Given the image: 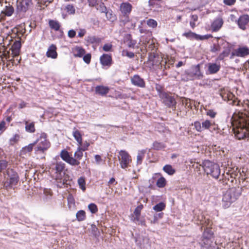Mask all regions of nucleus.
Wrapping results in <instances>:
<instances>
[{
  "instance_id": "44",
  "label": "nucleus",
  "mask_w": 249,
  "mask_h": 249,
  "mask_svg": "<svg viewBox=\"0 0 249 249\" xmlns=\"http://www.w3.org/2000/svg\"><path fill=\"white\" fill-rule=\"evenodd\" d=\"M192 125L194 126L197 132H201L203 131L201 123L200 122L195 121Z\"/></svg>"
},
{
  "instance_id": "64",
  "label": "nucleus",
  "mask_w": 249,
  "mask_h": 249,
  "mask_svg": "<svg viewBox=\"0 0 249 249\" xmlns=\"http://www.w3.org/2000/svg\"><path fill=\"white\" fill-rule=\"evenodd\" d=\"M95 160H96L97 163H99V162L102 160L100 156H99L98 155H96L95 156Z\"/></svg>"
},
{
  "instance_id": "48",
  "label": "nucleus",
  "mask_w": 249,
  "mask_h": 249,
  "mask_svg": "<svg viewBox=\"0 0 249 249\" xmlns=\"http://www.w3.org/2000/svg\"><path fill=\"white\" fill-rule=\"evenodd\" d=\"M182 103L183 105L185 106V107H186L188 108H192L191 103V101L190 99L183 98L182 99Z\"/></svg>"
},
{
  "instance_id": "1",
  "label": "nucleus",
  "mask_w": 249,
  "mask_h": 249,
  "mask_svg": "<svg viewBox=\"0 0 249 249\" xmlns=\"http://www.w3.org/2000/svg\"><path fill=\"white\" fill-rule=\"evenodd\" d=\"M234 133L239 140L249 139V116L245 113H234L231 119Z\"/></svg>"
},
{
  "instance_id": "40",
  "label": "nucleus",
  "mask_w": 249,
  "mask_h": 249,
  "mask_svg": "<svg viewBox=\"0 0 249 249\" xmlns=\"http://www.w3.org/2000/svg\"><path fill=\"white\" fill-rule=\"evenodd\" d=\"M220 95H221V96L222 97V98L224 100H231L233 96V95L232 94V93L231 92H228L227 93H223V92H222L221 93H220Z\"/></svg>"
},
{
  "instance_id": "53",
  "label": "nucleus",
  "mask_w": 249,
  "mask_h": 249,
  "mask_svg": "<svg viewBox=\"0 0 249 249\" xmlns=\"http://www.w3.org/2000/svg\"><path fill=\"white\" fill-rule=\"evenodd\" d=\"M112 45L110 43H106L103 47V50L105 52H110L111 51Z\"/></svg>"
},
{
  "instance_id": "50",
  "label": "nucleus",
  "mask_w": 249,
  "mask_h": 249,
  "mask_svg": "<svg viewBox=\"0 0 249 249\" xmlns=\"http://www.w3.org/2000/svg\"><path fill=\"white\" fill-rule=\"evenodd\" d=\"M143 205L140 204L137 206L134 210V214L135 216H139L141 215L142 210L143 209Z\"/></svg>"
},
{
  "instance_id": "17",
  "label": "nucleus",
  "mask_w": 249,
  "mask_h": 249,
  "mask_svg": "<svg viewBox=\"0 0 249 249\" xmlns=\"http://www.w3.org/2000/svg\"><path fill=\"white\" fill-rule=\"evenodd\" d=\"M249 54V49L246 47H240L232 53L233 55L244 57Z\"/></svg>"
},
{
  "instance_id": "21",
  "label": "nucleus",
  "mask_w": 249,
  "mask_h": 249,
  "mask_svg": "<svg viewBox=\"0 0 249 249\" xmlns=\"http://www.w3.org/2000/svg\"><path fill=\"white\" fill-rule=\"evenodd\" d=\"M132 8V5L128 2H123L120 5V10L122 13L125 15L130 14Z\"/></svg>"
},
{
  "instance_id": "6",
  "label": "nucleus",
  "mask_w": 249,
  "mask_h": 249,
  "mask_svg": "<svg viewBox=\"0 0 249 249\" xmlns=\"http://www.w3.org/2000/svg\"><path fill=\"white\" fill-rule=\"evenodd\" d=\"M35 142L36 144H37L35 149V152L36 155L44 154L50 147V143L47 139V135L44 133H41Z\"/></svg>"
},
{
  "instance_id": "23",
  "label": "nucleus",
  "mask_w": 249,
  "mask_h": 249,
  "mask_svg": "<svg viewBox=\"0 0 249 249\" xmlns=\"http://www.w3.org/2000/svg\"><path fill=\"white\" fill-rule=\"evenodd\" d=\"M109 90L108 87L104 86H98L95 87L96 93L102 96L107 94Z\"/></svg>"
},
{
  "instance_id": "55",
  "label": "nucleus",
  "mask_w": 249,
  "mask_h": 249,
  "mask_svg": "<svg viewBox=\"0 0 249 249\" xmlns=\"http://www.w3.org/2000/svg\"><path fill=\"white\" fill-rule=\"evenodd\" d=\"M91 54L90 53H88L84 56L83 60L87 64H89L91 60Z\"/></svg>"
},
{
  "instance_id": "39",
  "label": "nucleus",
  "mask_w": 249,
  "mask_h": 249,
  "mask_svg": "<svg viewBox=\"0 0 249 249\" xmlns=\"http://www.w3.org/2000/svg\"><path fill=\"white\" fill-rule=\"evenodd\" d=\"M65 10L69 14H74L75 12V9L72 4H68L65 7Z\"/></svg>"
},
{
  "instance_id": "22",
  "label": "nucleus",
  "mask_w": 249,
  "mask_h": 249,
  "mask_svg": "<svg viewBox=\"0 0 249 249\" xmlns=\"http://www.w3.org/2000/svg\"><path fill=\"white\" fill-rule=\"evenodd\" d=\"M46 56L53 59L57 58L56 47L54 45L52 44L50 46L46 53Z\"/></svg>"
},
{
  "instance_id": "8",
  "label": "nucleus",
  "mask_w": 249,
  "mask_h": 249,
  "mask_svg": "<svg viewBox=\"0 0 249 249\" xmlns=\"http://www.w3.org/2000/svg\"><path fill=\"white\" fill-rule=\"evenodd\" d=\"M5 178L6 180L4 182V185L6 187H13L16 186L19 180L18 174L12 169L7 170V177H5Z\"/></svg>"
},
{
  "instance_id": "18",
  "label": "nucleus",
  "mask_w": 249,
  "mask_h": 249,
  "mask_svg": "<svg viewBox=\"0 0 249 249\" xmlns=\"http://www.w3.org/2000/svg\"><path fill=\"white\" fill-rule=\"evenodd\" d=\"M101 64L104 66H110L112 63V58L110 55L104 54L100 57Z\"/></svg>"
},
{
  "instance_id": "42",
  "label": "nucleus",
  "mask_w": 249,
  "mask_h": 249,
  "mask_svg": "<svg viewBox=\"0 0 249 249\" xmlns=\"http://www.w3.org/2000/svg\"><path fill=\"white\" fill-rule=\"evenodd\" d=\"M20 136L18 134H15L12 138L9 140V143L11 145H14L17 143L19 140Z\"/></svg>"
},
{
  "instance_id": "52",
  "label": "nucleus",
  "mask_w": 249,
  "mask_h": 249,
  "mask_svg": "<svg viewBox=\"0 0 249 249\" xmlns=\"http://www.w3.org/2000/svg\"><path fill=\"white\" fill-rule=\"evenodd\" d=\"M153 146L155 149L160 150L164 148V145L162 143L156 142L153 143Z\"/></svg>"
},
{
  "instance_id": "61",
  "label": "nucleus",
  "mask_w": 249,
  "mask_h": 249,
  "mask_svg": "<svg viewBox=\"0 0 249 249\" xmlns=\"http://www.w3.org/2000/svg\"><path fill=\"white\" fill-rule=\"evenodd\" d=\"M40 2V3L44 5L47 6L48 4L52 2L53 0H39Z\"/></svg>"
},
{
  "instance_id": "7",
  "label": "nucleus",
  "mask_w": 249,
  "mask_h": 249,
  "mask_svg": "<svg viewBox=\"0 0 249 249\" xmlns=\"http://www.w3.org/2000/svg\"><path fill=\"white\" fill-rule=\"evenodd\" d=\"M185 74L187 75L186 80H193L195 79H201L204 75L202 72L200 71V65L192 66L189 70L185 71Z\"/></svg>"
},
{
  "instance_id": "12",
  "label": "nucleus",
  "mask_w": 249,
  "mask_h": 249,
  "mask_svg": "<svg viewBox=\"0 0 249 249\" xmlns=\"http://www.w3.org/2000/svg\"><path fill=\"white\" fill-rule=\"evenodd\" d=\"M201 124L203 131L210 129L211 131H213L217 129V125L215 124L214 122L208 119L203 120Z\"/></svg>"
},
{
  "instance_id": "14",
  "label": "nucleus",
  "mask_w": 249,
  "mask_h": 249,
  "mask_svg": "<svg viewBox=\"0 0 249 249\" xmlns=\"http://www.w3.org/2000/svg\"><path fill=\"white\" fill-rule=\"evenodd\" d=\"M160 97L163 100V103L166 106L169 107H172L176 105V102L175 99L168 94L165 93H162L160 94Z\"/></svg>"
},
{
  "instance_id": "20",
  "label": "nucleus",
  "mask_w": 249,
  "mask_h": 249,
  "mask_svg": "<svg viewBox=\"0 0 249 249\" xmlns=\"http://www.w3.org/2000/svg\"><path fill=\"white\" fill-rule=\"evenodd\" d=\"M220 65L215 63L208 64V71L209 74H212L217 73L220 69Z\"/></svg>"
},
{
  "instance_id": "25",
  "label": "nucleus",
  "mask_w": 249,
  "mask_h": 249,
  "mask_svg": "<svg viewBox=\"0 0 249 249\" xmlns=\"http://www.w3.org/2000/svg\"><path fill=\"white\" fill-rule=\"evenodd\" d=\"M72 53L74 56L81 57L85 53V51L81 47L76 46L72 49Z\"/></svg>"
},
{
  "instance_id": "2",
  "label": "nucleus",
  "mask_w": 249,
  "mask_h": 249,
  "mask_svg": "<svg viewBox=\"0 0 249 249\" xmlns=\"http://www.w3.org/2000/svg\"><path fill=\"white\" fill-rule=\"evenodd\" d=\"M196 218L199 222L197 223V224H200L204 227H207L203 233L200 244L204 249H214L215 247L213 246L214 234L211 227L212 225V221L208 218H206L202 214L198 215Z\"/></svg>"
},
{
  "instance_id": "13",
  "label": "nucleus",
  "mask_w": 249,
  "mask_h": 249,
  "mask_svg": "<svg viewBox=\"0 0 249 249\" xmlns=\"http://www.w3.org/2000/svg\"><path fill=\"white\" fill-rule=\"evenodd\" d=\"M32 4V0H18L17 1V8L19 11L25 12Z\"/></svg>"
},
{
  "instance_id": "3",
  "label": "nucleus",
  "mask_w": 249,
  "mask_h": 249,
  "mask_svg": "<svg viewBox=\"0 0 249 249\" xmlns=\"http://www.w3.org/2000/svg\"><path fill=\"white\" fill-rule=\"evenodd\" d=\"M64 168L65 163L62 161L56 162L54 167L51 168L52 178L55 180V184L59 188H63L67 184V180L64 178Z\"/></svg>"
},
{
  "instance_id": "57",
  "label": "nucleus",
  "mask_w": 249,
  "mask_h": 249,
  "mask_svg": "<svg viewBox=\"0 0 249 249\" xmlns=\"http://www.w3.org/2000/svg\"><path fill=\"white\" fill-rule=\"evenodd\" d=\"M236 1V0H224L223 2L225 4L231 6L233 5Z\"/></svg>"
},
{
  "instance_id": "37",
  "label": "nucleus",
  "mask_w": 249,
  "mask_h": 249,
  "mask_svg": "<svg viewBox=\"0 0 249 249\" xmlns=\"http://www.w3.org/2000/svg\"><path fill=\"white\" fill-rule=\"evenodd\" d=\"M49 25L52 29L55 31H58L60 28L59 23L56 21L50 20L49 21Z\"/></svg>"
},
{
  "instance_id": "28",
  "label": "nucleus",
  "mask_w": 249,
  "mask_h": 249,
  "mask_svg": "<svg viewBox=\"0 0 249 249\" xmlns=\"http://www.w3.org/2000/svg\"><path fill=\"white\" fill-rule=\"evenodd\" d=\"M35 145L36 142H34L33 143H30L27 146L23 147L21 150V154H25L27 153L31 152L33 150Z\"/></svg>"
},
{
  "instance_id": "11",
  "label": "nucleus",
  "mask_w": 249,
  "mask_h": 249,
  "mask_svg": "<svg viewBox=\"0 0 249 249\" xmlns=\"http://www.w3.org/2000/svg\"><path fill=\"white\" fill-rule=\"evenodd\" d=\"M183 36L186 37L188 38L192 39H194L197 40H205L211 37H212V35H206L204 36H200L199 35H197L195 33H193L192 32L189 31L188 32L184 33L183 34Z\"/></svg>"
},
{
  "instance_id": "33",
  "label": "nucleus",
  "mask_w": 249,
  "mask_h": 249,
  "mask_svg": "<svg viewBox=\"0 0 249 249\" xmlns=\"http://www.w3.org/2000/svg\"><path fill=\"white\" fill-rule=\"evenodd\" d=\"M145 152V150H142L138 151V155L137 156V164H140L142 163V159L144 156Z\"/></svg>"
},
{
  "instance_id": "26",
  "label": "nucleus",
  "mask_w": 249,
  "mask_h": 249,
  "mask_svg": "<svg viewBox=\"0 0 249 249\" xmlns=\"http://www.w3.org/2000/svg\"><path fill=\"white\" fill-rule=\"evenodd\" d=\"M21 47V43L19 41H17L12 46V51L15 56L18 55Z\"/></svg>"
},
{
  "instance_id": "45",
  "label": "nucleus",
  "mask_w": 249,
  "mask_h": 249,
  "mask_svg": "<svg viewBox=\"0 0 249 249\" xmlns=\"http://www.w3.org/2000/svg\"><path fill=\"white\" fill-rule=\"evenodd\" d=\"M222 49V43L220 45L218 44L217 45H214L211 49V52L213 53H216L220 52Z\"/></svg>"
},
{
  "instance_id": "19",
  "label": "nucleus",
  "mask_w": 249,
  "mask_h": 249,
  "mask_svg": "<svg viewBox=\"0 0 249 249\" xmlns=\"http://www.w3.org/2000/svg\"><path fill=\"white\" fill-rule=\"evenodd\" d=\"M249 22V17L248 15H245L240 17L238 20V24L240 28L245 30Z\"/></svg>"
},
{
  "instance_id": "5",
  "label": "nucleus",
  "mask_w": 249,
  "mask_h": 249,
  "mask_svg": "<svg viewBox=\"0 0 249 249\" xmlns=\"http://www.w3.org/2000/svg\"><path fill=\"white\" fill-rule=\"evenodd\" d=\"M202 168L207 175H211L213 178L217 179L220 175L219 166L210 160H205L202 163Z\"/></svg>"
},
{
  "instance_id": "16",
  "label": "nucleus",
  "mask_w": 249,
  "mask_h": 249,
  "mask_svg": "<svg viewBox=\"0 0 249 249\" xmlns=\"http://www.w3.org/2000/svg\"><path fill=\"white\" fill-rule=\"evenodd\" d=\"M132 83L136 86L144 88L145 87V82L142 78L138 75H134L131 79Z\"/></svg>"
},
{
  "instance_id": "9",
  "label": "nucleus",
  "mask_w": 249,
  "mask_h": 249,
  "mask_svg": "<svg viewBox=\"0 0 249 249\" xmlns=\"http://www.w3.org/2000/svg\"><path fill=\"white\" fill-rule=\"evenodd\" d=\"M118 159L120 166L124 169L127 168L132 162L131 156L125 150H121L119 151Z\"/></svg>"
},
{
  "instance_id": "31",
  "label": "nucleus",
  "mask_w": 249,
  "mask_h": 249,
  "mask_svg": "<svg viewBox=\"0 0 249 249\" xmlns=\"http://www.w3.org/2000/svg\"><path fill=\"white\" fill-rule=\"evenodd\" d=\"M163 170L169 175H173L176 172V170L170 164H166L163 166Z\"/></svg>"
},
{
  "instance_id": "47",
  "label": "nucleus",
  "mask_w": 249,
  "mask_h": 249,
  "mask_svg": "<svg viewBox=\"0 0 249 249\" xmlns=\"http://www.w3.org/2000/svg\"><path fill=\"white\" fill-rule=\"evenodd\" d=\"M89 146V143L87 141H85L83 143L82 142L81 144H78V147H80V149L83 151H86L88 149Z\"/></svg>"
},
{
  "instance_id": "41",
  "label": "nucleus",
  "mask_w": 249,
  "mask_h": 249,
  "mask_svg": "<svg viewBox=\"0 0 249 249\" xmlns=\"http://www.w3.org/2000/svg\"><path fill=\"white\" fill-rule=\"evenodd\" d=\"M78 184L82 191H85L86 190V182L85 178L83 177L80 178L78 179Z\"/></svg>"
},
{
  "instance_id": "56",
  "label": "nucleus",
  "mask_w": 249,
  "mask_h": 249,
  "mask_svg": "<svg viewBox=\"0 0 249 249\" xmlns=\"http://www.w3.org/2000/svg\"><path fill=\"white\" fill-rule=\"evenodd\" d=\"M216 114L217 113L216 112L212 109L208 110L206 112L207 115L210 116L211 118H214L215 117Z\"/></svg>"
},
{
  "instance_id": "59",
  "label": "nucleus",
  "mask_w": 249,
  "mask_h": 249,
  "mask_svg": "<svg viewBox=\"0 0 249 249\" xmlns=\"http://www.w3.org/2000/svg\"><path fill=\"white\" fill-rule=\"evenodd\" d=\"M5 122L2 121L0 123V131L3 132L6 129Z\"/></svg>"
},
{
  "instance_id": "32",
  "label": "nucleus",
  "mask_w": 249,
  "mask_h": 249,
  "mask_svg": "<svg viewBox=\"0 0 249 249\" xmlns=\"http://www.w3.org/2000/svg\"><path fill=\"white\" fill-rule=\"evenodd\" d=\"M14 8L11 6H6L5 9L2 11L1 14L5 16H11L14 13Z\"/></svg>"
},
{
  "instance_id": "38",
  "label": "nucleus",
  "mask_w": 249,
  "mask_h": 249,
  "mask_svg": "<svg viewBox=\"0 0 249 249\" xmlns=\"http://www.w3.org/2000/svg\"><path fill=\"white\" fill-rule=\"evenodd\" d=\"M165 208V204L163 202H160L157 205H156L153 207V210H154L155 211L159 212L162 211Z\"/></svg>"
},
{
  "instance_id": "51",
  "label": "nucleus",
  "mask_w": 249,
  "mask_h": 249,
  "mask_svg": "<svg viewBox=\"0 0 249 249\" xmlns=\"http://www.w3.org/2000/svg\"><path fill=\"white\" fill-rule=\"evenodd\" d=\"M147 24L150 27L155 28L157 26V22L154 19H149L147 21Z\"/></svg>"
},
{
  "instance_id": "27",
  "label": "nucleus",
  "mask_w": 249,
  "mask_h": 249,
  "mask_svg": "<svg viewBox=\"0 0 249 249\" xmlns=\"http://www.w3.org/2000/svg\"><path fill=\"white\" fill-rule=\"evenodd\" d=\"M72 135L74 138L75 140L76 141L78 145L81 144V142L82 141V134H81L80 131L75 128H74L72 132Z\"/></svg>"
},
{
  "instance_id": "30",
  "label": "nucleus",
  "mask_w": 249,
  "mask_h": 249,
  "mask_svg": "<svg viewBox=\"0 0 249 249\" xmlns=\"http://www.w3.org/2000/svg\"><path fill=\"white\" fill-rule=\"evenodd\" d=\"M25 130L27 132L30 133H34L35 131V123L32 122L29 123L28 122L25 121Z\"/></svg>"
},
{
  "instance_id": "4",
  "label": "nucleus",
  "mask_w": 249,
  "mask_h": 249,
  "mask_svg": "<svg viewBox=\"0 0 249 249\" xmlns=\"http://www.w3.org/2000/svg\"><path fill=\"white\" fill-rule=\"evenodd\" d=\"M241 195L239 188L232 187L229 189L224 194L222 200V207L225 208H228L231 204L235 202Z\"/></svg>"
},
{
  "instance_id": "62",
  "label": "nucleus",
  "mask_w": 249,
  "mask_h": 249,
  "mask_svg": "<svg viewBox=\"0 0 249 249\" xmlns=\"http://www.w3.org/2000/svg\"><path fill=\"white\" fill-rule=\"evenodd\" d=\"M86 34V30L85 29H80L78 33V36L80 37H82Z\"/></svg>"
},
{
  "instance_id": "63",
  "label": "nucleus",
  "mask_w": 249,
  "mask_h": 249,
  "mask_svg": "<svg viewBox=\"0 0 249 249\" xmlns=\"http://www.w3.org/2000/svg\"><path fill=\"white\" fill-rule=\"evenodd\" d=\"M194 166L195 168V169H198V171H199V174H200V168L201 167H202V164H198L197 163L196 164V165H194Z\"/></svg>"
},
{
  "instance_id": "58",
  "label": "nucleus",
  "mask_w": 249,
  "mask_h": 249,
  "mask_svg": "<svg viewBox=\"0 0 249 249\" xmlns=\"http://www.w3.org/2000/svg\"><path fill=\"white\" fill-rule=\"evenodd\" d=\"M76 35V32L73 30H70L68 33V36L70 38L74 37Z\"/></svg>"
},
{
  "instance_id": "24",
  "label": "nucleus",
  "mask_w": 249,
  "mask_h": 249,
  "mask_svg": "<svg viewBox=\"0 0 249 249\" xmlns=\"http://www.w3.org/2000/svg\"><path fill=\"white\" fill-rule=\"evenodd\" d=\"M223 24V21L222 18H216L213 23L212 28L213 31H217L219 30Z\"/></svg>"
},
{
  "instance_id": "43",
  "label": "nucleus",
  "mask_w": 249,
  "mask_h": 249,
  "mask_svg": "<svg viewBox=\"0 0 249 249\" xmlns=\"http://www.w3.org/2000/svg\"><path fill=\"white\" fill-rule=\"evenodd\" d=\"M133 220L135 223H137L138 224H140L141 225H143V226L145 225L144 219H141L140 215H139V216L134 215Z\"/></svg>"
},
{
  "instance_id": "60",
  "label": "nucleus",
  "mask_w": 249,
  "mask_h": 249,
  "mask_svg": "<svg viewBox=\"0 0 249 249\" xmlns=\"http://www.w3.org/2000/svg\"><path fill=\"white\" fill-rule=\"evenodd\" d=\"M89 3V5L90 6H94L96 4H98L97 0H88Z\"/></svg>"
},
{
  "instance_id": "10",
  "label": "nucleus",
  "mask_w": 249,
  "mask_h": 249,
  "mask_svg": "<svg viewBox=\"0 0 249 249\" xmlns=\"http://www.w3.org/2000/svg\"><path fill=\"white\" fill-rule=\"evenodd\" d=\"M60 156L64 161L71 165H78L80 164L79 161L70 156L67 151L62 150Z\"/></svg>"
},
{
  "instance_id": "35",
  "label": "nucleus",
  "mask_w": 249,
  "mask_h": 249,
  "mask_svg": "<svg viewBox=\"0 0 249 249\" xmlns=\"http://www.w3.org/2000/svg\"><path fill=\"white\" fill-rule=\"evenodd\" d=\"M166 184V180L165 178L161 176L157 181L156 185L159 188H163Z\"/></svg>"
},
{
  "instance_id": "36",
  "label": "nucleus",
  "mask_w": 249,
  "mask_h": 249,
  "mask_svg": "<svg viewBox=\"0 0 249 249\" xmlns=\"http://www.w3.org/2000/svg\"><path fill=\"white\" fill-rule=\"evenodd\" d=\"M76 216L78 221H83L86 218V213L85 211L80 210L77 212Z\"/></svg>"
},
{
  "instance_id": "49",
  "label": "nucleus",
  "mask_w": 249,
  "mask_h": 249,
  "mask_svg": "<svg viewBox=\"0 0 249 249\" xmlns=\"http://www.w3.org/2000/svg\"><path fill=\"white\" fill-rule=\"evenodd\" d=\"M88 208L92 213H96L98 211L97 206L94 203H90L88 206Z\"/></svg>"
},
{
  "instance_id": "15",
  "label": "nucleus",
  "mask_w": 249,
  "mask_h": 249,
  "mask_svg": "<svg viewBox=\"0 0 249 249\" xmlns=\"http://www.w3.org/2000/svg\"><path fill=\"white\" fill-rule=\"evenodd\" d=\"M222 52L218 56L217 60H222L225 57H227L231 52L230 47L229 44L226 42L222 43Z\"/></svg>"
},
{
  "instance_id": "54",
  "label": "nucleus",
  "mask_w": 249,
  "mask_h": 249,
  "mask_svg": "<svg viewBox=\"0 0 249 249\" xmlns=\"http://www.w3.org/2000/svg\"><path fill=\"white\" fill-rule=\"evenodd\" d=\"M7 166V162L4 160H0V172L6 169Z\"/></svg>"
},
{
  "instance_id": "34",
  "label": "nucleus",
  "mask_w": 249,
  "mask_h": 249,
  "mask_svg": "<svg viewBox=\"0 0 249 249\" xmlns=\"http://www.w3.org/2000/svg\"><path fill=\"white\" fill-rule=\"evenodd\" d=\"M83 151H84L82 149H80V147H77L76 151L75 152L74 154V159H76L78 161L80 160L83 156Z\"/></svg>"
},
{
  "instance_id": "46",
  "label": "nucleus",
  "mask_w": 249,
  "mask_h": 249,
  "mask_svg": "<svg viewBox=\"0 0 249 249\" xmlns=\"http://www.w3.org/2000/svg\"><path fill=\"white\" fill-rule=\"evenodd\" d=\"M122 54L124 56H127L130 58H133L134 57V53L133 52H129L125 50H124L122 51Z\"/></svg>"
},
{
  "instance_id": "29",
  "label": "nucleus",
  "mask_w": 249,
  "mask_h": 249,
  "mask_svg": "<svg viewBox=\"0 0 249 249\" xmlns=\"http://www.w3.org/2000/svg\"><path fill=\"white\" fill-rule=\"evenodd\" d=\"M87 41L91 44H99L101 42V38L94 36H89L87 38Z\"/></svg>"
}]
</instances>
